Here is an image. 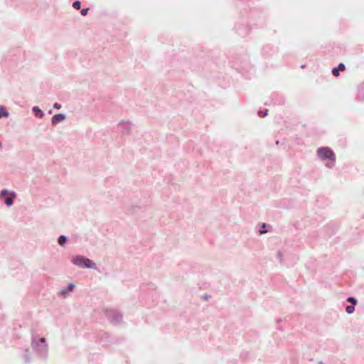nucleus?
<instances>
[{"instance_id": "18", "label": "nucleus", "mask_w": 364, "mask_h": 364, "mask_svg": "<svg viewBox=\"0 0 364 364\" xmlns=\"http://www.w3.org/2000/svg\"><path fill=\"white\" fill-rule=\"evenodd\" d=\"M266 114V112H263V114L260 115L261 117H264Z\"/></svg>"}, {"instance_id": "19", "label": "nucleus", "mask_w": 364, "mask_h": 364, "mask_svg": "<svg viewBox=\"0 0 364 364\" xmlns=\"http://www.w3.org/2000/svg\"><path fill=\"white\" fill-rule=\"evenodd\" d=\"M266 114V112H263V114L260 115L261 117H264Z\"/></svg>"}, {"instance_id": "11", "label": "nucleus", "mask_w": 364, "mask_h": 364, "mask_svg": "<svg viewBox=\"0 0 364 364\" xmlns=\"http://www.w3.org/2000/svg\"><path fill=\"white\" fill-rule=\"evenodd\" d=\"M332 73L334 76L338 77L339 75V70L338 68H335L332 70Z\"/></svg>"}, {"instance_id": "5", "label": "nucleus", "mask_w": 364, "mask_h": 364, "mask_svg": "<svg viewBox=\"0 0 364 364\" xmlns=\"http://www.w3.org/2000/svg\"><path fill=\"white\" fill-rule=\"evenodd\" d=\"M75 287V285L73 284H70L68 286V290H62L61 294L65 295L68 292L71 291Z\"/></svg>"}, {"instance_id": "4", "label": "nucleus", "mask_w": 364, "mask_h": 364, "mask_svg": "<svg viewBox=\"0 0 364 364\" xmlns=\"http://www.w3.org/2000/svg\"><path fill=\"white\" fill-rule=\"evenodd\" d=\"M65 117L63 114H58L53 116L52 119L53 124H58L65 119Z\"/></svg>"}, {"instance_id": "10", "label": "nucleus", "mask_w": 364, "mask_h": 364, "mask_svg": "<svg viewBox=\"0 0 364 364\" xmlns=\"http://www.w3.org/2000/svg\"><path fill=\"white\" fill-rule=\"evenodd\" d=\"M80 5H81L80 2L79 1H75V2L73 3V6L75 9L79 10V9H80Z\"/></svg>"}, {"instance_id": "12", "label": "nucleus", "mask_w": 364, "mask_h": 364, "mask_svg": "<svg viewBox=\"0 0 364 364\" xmlns=\"http://www.w3.org/2000/svg\"><path fill=\"white\" fill-rule=\"evenodd\" d=\"M347 301H348V302L352 303V304H354V305H355V304H356V303H357L356 299H355V298H353V297H349V298L347 299Z\"/></svg>"}, {"instance_id": "1", "label": "nucleus", "mask_w": 364, "mask_h": 364, "mask_svg": "<svg viewBox=\"0 0 364 364\" xmlns=\"http://www.w3.org/2000/svg\"><path fill=\"white\" fill-rule=\"evenodd\" d=\"M317 154L318 156L323 160L329 159L333 161L336 160V156L333 151L328 147L318 149L317 151Z\"/></svg>"}, {"instance_id": "9", "label": "nucleus", "mask_w": 364, "mask_h": 364, "mask_svg": "<svg viewBox=\"0 0 364 364\" xmlns=\"http://www.w3.org/2000/svg\"><path fill=\"white\" fill-rule=\"evenodd\" d=\"M355 310V308L353 306H348L346 308V311L348 314H352Z\"/></svg>"}, {"instance_id": "2", "label": "nucleus", "mask_w": 364, "mask_h": 364, "mask_svg": "<svg viewBox=\"0 0 364 364\" xmlns=\"http://www.w3.org/2000/svg\"><path fill=\"white\" fill-rule=\"evenodd\" d=\"M73 262L81 267L93 268L95 267V264L92 263L90 259L82 257H77L76 258H74L73 259Z\"/></svg>"}, {"instance_id": "16", "label": "nucleus", "mask_w": 364, "mask_h": 364, "mask_svg": "<svg viewBox=\"0 0 364 364\" xmlns=\"http://www.w3.org/2000/svg\"><path fill=\"white\" fill-rule=\"evenodd\" d=\"M54 107L58 109H59L61 108V105L60 104H58V103H55L54 104Z\"/></svg>"}, {"instance_id": "13", "label": "nucleus", "mask_w": 364, "mask_h": 364, "mask_svg": "<svg viewBox=\"0 0 364 364\" xmlns=\"http://www.w3.org/2000/svg\"><path fill=\"white\" fill-rule=\"evenodd\" d=\"M337 68L338 69L339 71H344L346 69V67H345L344 64L340 63Z\"/></svg>"}, {"instance_id": "6", "label": "nucleus", "mask_w": 364, "mask_h": 364, "mask_svg": "<svg viewBox=\"0 0 364 364\" xmlns=\"http://www.w3.org/2000/svg\"><path fill=\"white\" fill-rule=\"evenodd\" d=\"M33 110L36 113V116H38L39 117H42L43 112L38 107H34Z\"/></svg>"}, {"instance_id": "15", "label": "nucleus", "mask_w": 364, "mask_h": 364, "mask_svg": "<svg viewBox=\"0 0 364 364\" xmlns=\"http://www.w3.org/2000/svg\"><path fill=\"white\" fill-rule=\"evenodd\" d=\"M89 9H83L82 11H81V14L82 16H86L87 14V11H88Z\"/></svg>"}, {"instance_id": "8", "label": "nucleus", "mask_w": 364, "mask_h": 364, "mask_svg": "<svg viewBox=\"0 0 364 364\" xmlns=\"http://www.w3.org/2000/svg\"><path fill=\"white\" fill-rule=\"evenodd\" d=\"M65 242H66V237L64 235L60 236V237L58 238V243L60 245H63L65 243Z\"/></svg>"}, {"instance_id": "3", "label": "nucleus", "mask_w": 364, "mask_h": 364, "mask_svg": "<svg viewBox=\"0 0 364 364\" xmlns=\"http://www.w3.org/2000/svg\"><path fill=\"white\" fill-rule=\"evenodd\" d=\"M5 196H8L5 199L4 203L8 206L12 205V204L14 203V198L16 196V193L14 192H9L7 190H2L0 193V198H3Z\"/></svg>"}, {"instance_id": "17", "label": "nucleus", "mask_w": 364, "mask_h": 364, "mask_svg": "<svg viewBox=\"0 0 364 364\" xmlns=\"http://www.w3.org/2000/svg\"><path fill=\"white\" fill-rule=\"evenodd\" d=\"M45 341H46V339H45L44 338H41V341L42 343L45 342Z\"/></svg>"}, {"instance_id": "7", "label": "nucleus", "mask_w": 364, "mask_h": 364, "mask_svg": "<svg viewBox=\"0 0 364 364\" xmlns=\"http://www.w3.org/2000/svg\"><path fill=\"white\" fill-rule=\"evenodd\" d=\"M2 117H9V112H6L3 107L0 108V118Z\"/></svg>"}, {"instance_id": "14", "label": "nucleus", "mask_w": 364, "mask_h": 364, "mask_svg": "<svg viewBox=\"0 0 364 364\" xmlns=\"http://www.w3.org/2000/svg\"><path fill=\"white\" fill-rule=\"evenodd\" d=\"M265 227H266V224H265V223H263V224H262V229L259 230L260 234H264V233H266V232H267V230H264V229H265Z\"/></svg>"}]
</instances>
